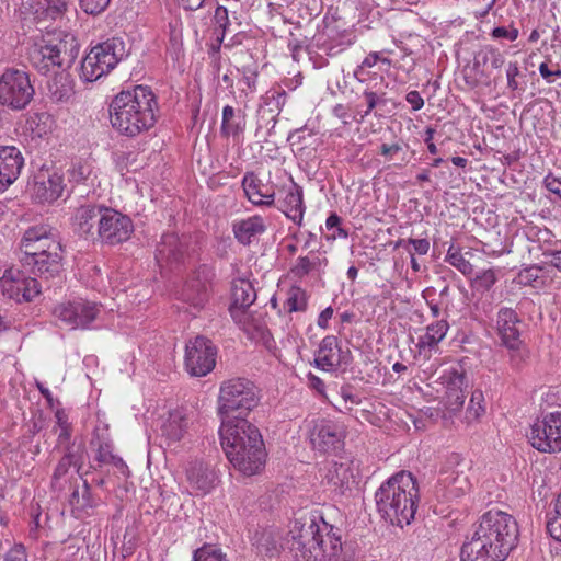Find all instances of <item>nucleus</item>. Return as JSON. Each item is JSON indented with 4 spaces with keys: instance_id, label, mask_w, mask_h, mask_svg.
<instances>
[{
    "instance_id": "nucleus-9",
    "label": "nucleus",
    "mask_w": 561,
    "mask_h": 561,
    "mask_svg": "<svg viewBox=\"0 0 561 561\" xmlns=\"http://www.w3.org/2000/svg\"><path fill=\"white\" fill-rule=\"evenodd\" d=\"M34 96L28 75L19 69H7L0 77V104L11 110L25 108Z\"/></svg>"
},
{
    "instance_id": "nucleus-4",
    "label": "nucleus",
    "mask_w": 561,
    "mask_h": 561,
    "mask_svg": "<svg viewBox=\"0 0 561 561\" xmlns=\"http://www.w3.org/2000/svg\"><path fill=\"white\" fill-rule=\"evenodd\" d=\"M221 446L231 465L244 476L257 474L265 465L266 453L259 430L247 420L226 421L219 430Z\"/></svg>"
},
{
    "instance_id": "nucleus-57",
    "label": "nucleus",
    "mask_w": 561,
    "mask_h": 561,
    "mask_svg": "<svg viewBox=\"0 0 561 561\" xmlns=\"http://www.w3.org/2000/svg\"><path fill=\"white\" fill-rule=\"evenodd\" d=\"M405 100L411 105L413 111H419L424 106V100L419 91H410L405 95Z\"/></svg>"
},
{
    "instance_id": "nucleus-44",
    "label": "nucleus",
    "mask_w": 561,
    "mask_h": 561,
    "mask_svg": "<svg viewBox=\"0 0 561 561\" xmlns=\"http://www.w3.org/2000/svg\"><path fill=\"white\" fill-rule=\"evenodd\" d=\"M111 0H79L80 8L88 14L96 15L105 11Z\"/></svg>"
},
{
    "instance_id": "nucleus-61",
    "label": "nucleus",
    "mask_w": 561,
    "mask_h": 561,
    "mask_svg": "<svg viewBox=\"0 0 561 561\" xmlns=\"http://www.w3.org/2000/svg\"><path fill=\"white\" fill-rule=\"evenodd\" d=\"M341 351V346L337 343V340L335 336H325L321 344L319 351Z\"/></svg>"
},
{
    "instance_id": "nucleus-2",
    "label": "nucleus",
    "mask_w": 561,
    "mask_h": 561,
    "mask_svg": "<svg viewBox=\"0 0 561 561\" xmlns=\"http://www.w3.org/2000/svg\"><path fill=\"white\" fill-rule=\"evenodd\" d=\"M518 525L503 511L485 512L471 538L461 547V561H504L516 547Z\"/></svg>"
},
{
    "instance_id": "nucleus-6",
    "label": "nucleus",
    "mask_w": 561,
    "mask_h": 561,
    "mask_svg": "<svg viewBox=\"0 0 561 561\" xmlns=\"http://www.w3.org/2000/svg\"><path fill=\"white\" fill-rule=\"evenodd\" d=\"M259 396L254 383L245 378L234 377L221 382L218 396V413L221 425L228 420L237 423L257 405Z\"/></svg>"
},
{
    "instance_id": "nucleus-22",
    "label": "nucleus",
    "mask_w": 561,
    "mask_h": 561,
    "mask_svg": "<svg viewBox=\"0 0 561 561\" xmlns=\"http://www.w3.org/2000/svg\"><path fill=\"white\" fill-rule=\"evenodd\" d=\"M242 187L248 199L257 206H272L275 201V187L270 181L263 182L254 172H247Z\"/></svg>"
},
{
    "instance_id": "nucleus-43",
    "label": "nucleus",
    "mask_w": 561,
    "mask_h": 561,
    "mask_svg": "<svg viewBox=\"0 0 561 561\" xmlns=\"http://www.w3.org/2000/svg\"><path fill=\"white\" fill-rule=\"evenodd\" d=\"M497 277L492 268L480 272L473 279V287L477 290L488 291L496 283Z\"/></svg>"
},
{
    "instance_id": "nucleus-55",
    "label": "nucleus",
    "mask_w": 561,
    "mask_h": 561,
    "mask_svg": "<svg viewBox=\"0 0 561 561\" xmlns=\"http://www.w3.org/2000/svg\"><path fill=\"white\" fill-rule=\"evenodd\" d=\"M215 24L222 30L226 31L229 25L228 10L225 7H217L214 14Z\"/></svg>"
},
{
    "instance_id": "nucleus-25",
    "label": "nucleus",
    "mask_w": 561,
    "mask_h": 561,
    "mask_svg": "<svg viewBox=\"0 0 561 561\" xmlns=\"http://www.w3.org/2000/svg\"><path fill=\"white\" fill-rule=\"evenodd\" d=\"M282 191L285 193V196L279 198V208L293 221L300 222L305 213L302 188L294 181H290Z\"/></svg>"
},
{
    "instance_id": "nucleus-54",
    "label": "nucleus",
    "mask_w": 561,
    "mask_h": 561,
    "mask_svg": "<svg viewBox=\"0 0 561 561\" xmlns=\"http://www.w3.org/2000/svg\"><path fill=\"white\" fill-rule=\"evenodd\" d=\"M378 59L377 54H370L363 60L362 65L358 67L356 71L353 72V76L359 81V83H363L365 78L362 77L365 68H370L376 65Z\"/></svg>"
},
{
    "instance_id": "nucleus-1",
    "label": "nucleus",
    "mask_w": 561,
    "mask_h": 561,
    "mask_svg": "<svg viewBox=\"0 0 561 561\" xmlns=\"http://www.w3.org/2000/svg\"><path fill=\"white\" fill-rule=\"evenodd\" d=\"M288 543L295 561H342L341 537L322 510L300 513L291 522Z\"/></svg>"
},
{
    "instance_id": "nucleus-5",
    "label": "nucleus",
    "mask_w": 561,
    "mask_h": 561,
    "mask_svg": "<svg viewBox=\"0 0 561 561\" xmlns=\"http://www.w3.org/2000/svg\"><path fill=\"white\" fill-rule=\"evenodd\" d=\"M419 499L417 481L404 470L392 474L375 492L378 513L385 520L401 528L414 519Z\"/></svg>"
},
{
    "instance_id": "nucleus-30",
    "label": "nucleus",
    "mask_w": 561,
    "mask_h": 561,
    "mask_svg": "<svg viewBox=\"0 0 561 561\" xmlns=\"http://www.w3.org/2000/svg\"><path fill=\"white\" fill-rule=\"evenodd\" d=\"M103 208L94 205L81 206L76 210L75 225L80 234L94 236V227L99 226V218Z\"/></svg>"
},
{
    "instance_id": "nucleus-35",
    "label": "nucleus",
    "mask_w": 561,
    "mask_h": 561,
    "mask_svg": "<svg viewBox=\"0 0 561 561\" xmlns=\"http://www.w3.org/2000/svg\"><path fill=\"white\" fill-rule=\"evenodd\" d=\"M157 251L158 256L161 259L167 261H178L181 254L178 237L173 233L164 234Z\"/></svg>"
},
{
    "instance_id": "nucleus-62",
    "label": "nucleus",
    "mask_w": 561,
    "mask_h": 561,
    "mask_svg": "<svg viewBox=\"0 0 561 561\" xmlns=\"http://www.w3.org/2000/svg\"><path fill=\"white\" fill-rule=\"evenodd\" d=\"M433 291V288H426L425 290H423V297L426 299L433 317H438L440 312L438 305L433 300H430V296L432 295Z\"/></svg>"
},
{
    "instance_id": "nucleus-24",
    "label": "nucleus",
    "mask_w": 561,
    "mask_h": 561,
    "mask_svg": "<svg viewBox=\"0 0 561 561\" xmlns=\"http://www.w3.org/2000/svg\"><path fill=\"white\" fill-rule=\"evenodd\" d=\"M517 313L511 308H501L497 312V332L502 345L516 351L520 345Z\"/></svg>"
},
{
    "instance_id": "nucleus-10",
    "label": "nucleus",
    "mask_w": 561,
    "mask_h": 561,
    "mask_svg": "<svg viewBox=\"0 0 561 561\" xmlns=\"http://www.w3.org/2000/svg\"><path fill=\"white\" fill-rule=\"evenodd\" d=\"M214 271L207 265H201L185 279L178 291V299L195 310H202L210 298Z\"/></svg>"
},
{
    "instance_id": "nucleus-11",
    "label": "nucleus",
    "mask_w": 561,
    "mask_h": 561,
    "mask_svg": "<svg viewBox=\"0 0 561 561\" xmlns=\"http://www.w3.org/2000/svg\"><path fill=\"white\" fill-rule=\"evenodd\" d=\"M2 295L18 304L32 302L42 293V287L35 277L27 276L19 267H9L0 277Z\"/></svg>"
},
{
    "instance_id": "nucleus-42",
    "label": "nucleus",
    "mask_w": 561,
    "mask_h": 561,
    "mask_svg": "<svg viewBox=\"0 0 561 561\" xmlns=\"http://www.w3.org/2000/svg\"><path fill=\"white\" fill-rule=\"evenodd\" d=\"M485 412L484 396L481 390H474L471 393L470 402L467 408V419L478 420Z\"/></svg>"
},
{
    "instance_id": "nucleus-37",
    "label": "nucleus",
    "mask_w": 561,
    "mask_h": 561,
    "mask_svg": "<svg viewBox=\"0 0 561 561\" xmlns=\"http://www.w3.org/2000/svg\"><path fill=\"white\" fill-rule=\"evenodd\" d=\"M69 1L70 0H38V8L34 9V13L38 16L46 14L54 19L57 14L67 10Z\"/></svg>"
},
{
    "instance_id": "nucleus-23",
    "label": "nucleus",
    "mask_w": 561,
    "mask_h": 561,
    "mask_svg": "<svg viewBox=\"0 0 561 561\" xmlns=\"http://www.w3.org/2000/svg\"><path fill=\"white\" fill-rule=\"evenodd\" d=\"M194 414L184 408L171 411L161 425V435L168 444L180 442L193 424Z\"/></svg>"
},
{
    "instance_id": "nucleus-3",
    "label": "nucleus",
    "mask_w": 561,
    "mask_h": 561,
    "mask_svg": "<svg viewBox=\"0 0 561 561\" xmlns=\"http://www.w3.org/2000/svg\"><path fill=\"white\" fill-rule=\"evenodd\" d=\"M158 111L151 89L137 85L114 96L110 104V122L119 135L136 138L154 127Z\"/></svg>"
},
{
    "instance_id": "nucleus-26",
    "label": "nucleus",
    "mask_w": 561,
    "mask_h": 561,
    "mask_svg": "<svg viewBox=\"0 0 561 561\" xmlns=\"http://www.w3.org/2000/svg\"><path fill=\"white\" fill-rule=\"evenodd\" d=\"M232 230L236 239L245 245L250 244L257 236L264 233L266 225L262 216L254 215L236 221Z\"/></svg>"
},
{
    "instance_id": "nucleus-8",
    "label": "nucleus",
    "mask_w": 561,
    "mask_h": 561,
    "mask_svg": "<svg viewBox=\"0 0 561 561\" xmlns=\"http://www.w3.org/2000/svg\"><path fill=\"white\" fill-rule=\"evenodd\" d=\"M66 183L64 173L54 167H42L28 182V194L33 203L49 206L64 194Z\"/></svg>"
},
{
    "instance_id": "nucleus-27",
    "label": "nucleus",
    "mask_w": 561,
    "mask_h": 561,
    "mask_svg": "<svg viewBox=\"0 0 561 561\" xmlns=\"http://www.w3.org/2000/svg\"><path fill=\"white\" fill-rule=\"evenodd\" d=\"M215 353H185L184 367L192 377L206 376L215 368Z\"/></svg>"
},
{
    "instance_id": "nucleus-50",
    "label": "nucleus",
    "mask_w": 561,
    "mask_h": 561,
    "mask_svg": "<svg viewBox=\"0 0 561 561\" xmlns=\"http://www.w3.org/2000/svg\"><path fill=\"white\" fill-rule=\"evenodd\" d=\"M549 535L558 541H561V516L556 513L547 522Z\"/></svg>"
},
{
    "instance_id": "nucleus-59",
    "label": "nucleus",
    "mask_w": 561,
    "mask_h": 561,
    "mask_svg": "<svg viewBox=\"0 0 561 561\" xmlns=\"http://www.w3.org/2000/svg\"><path fill=\"white\" fill-rule=\"evenodd\" d=\"M407 242L411 244L415 253L424 255L430 250V242L426 239H408Z\"/></svg>"
},
{
    "instance_id": "nucleus-20",
    "label": "nucleus",
    "mask_w": 561,
    "mask_h": 561,
    "mask_svg": "<svg viewBox=\"0 0 561 561\" xmlns=\"http://www.w3.org/2000/svg\"><path fill=\"white\" fill-rule=\"evenodd\" d=\"M24 167V158L14 146H0V192L13 184Z\"/></svg>"
},
{
    "instance_id": "nucleus-33",
    "label": "nucleus",
    "mask_w": 561,
    "mask_h": 561,
    "mask_svg": "<svg viewBox=\"0 0 561 561\" xmlns=\"http://www.w3.org/2000/svg\"><path fill=\"white\" fill-rule=\"evenodd\" d=\"M467 255H471V253L469 251L462 253L459 248L453 244L447 251L445 261L456 267L463 275H470L473 272V266L466 257Z\"/></svg>"
},
{
    "instance_id": "nucleus-34",
    "label": "nucleus",
    "mask_w": 561,
    "mask_h": 561,
    "mask_svg": "<svg viewBox=\"0 0 561 561\" xmlns=\"http://www.w3.org/2000/svg\"><path fill=\"white\" fill-rule=\"evenodd\" d=\"M307 307V297L304 289L298 286H291L287 291V297L284 302L285 311L298 312L304 311Z\"/></svg>"
},
{
    "instance_id": "nucleus-49",
    "label": "nucleus",
    "mask_w": 561,
    "mask_h": 561,
    "mask_svg": "<svg viewBox=\"0 0 561 561\" xmlns=\"http://www.w3.org/2000/svg\"><path fill=\"white\" fill-rule=\"evenodd\" d=\"M519 75L518 64L516 61H511L506 68V78H507V88L512 91L518 89V82L516 81V77Z\"/></svg>"
},
{
    "instance_id": "nucleus-64",
    "label": "nucleus",
    "mask_w": 561,
    "mask_h": 561,
    "mask_svg": "<svg viewBox=\"0 0 561 561\" xmlns=\"http://www.w3.org/2000/svg\"><path fill=\"white\" fill-rule=\"evenodd\" d=\"M56 419H57V423L60 427V434L59 436H67L68 435V432H67V420H66V415L62 411L58 410L56 412Z\"/></svg>"
},
{
    "instance_id": "nucleus-29",
    "label": "nucleus",
    "mask_w": 561,
    "mask_h": 561,
    "mask_svg": "<svg viewBox=\"0 0 561 561\" xmlns=\"http://www.w3.org/2000/svg\"><path fill=\"white\" fill-rule=\"evenodd\" d=\"M33 265V273L45 279L61 278V257L57 252L30 260Z\"/></svg>"
},
{
    "instance_id": "nucleus-19",
    "label": "nucleus",
    "mask_w": 561,
    "mask_h": 561,
    "mask_svg": "<svg viewBox=\"0 0 561 561\" xmlns=\"http://www.w3.org/2000/svg\"><path fill=\"white\" fill-rule=\"evenodd\" d=\"M231 296L230 314L237 323L244 327L249 320L247 310L256 299L255 289L249 279L236 278L232 282Z\"/></svg>"
},
{
    "instance_id": "nucleus-51",
    "label": "nucleus",
    "mask_w": 561,
    "mask_h": 561,
    "mask_svg": "<svg viewBox=\"0 0 561 561\" xmlns=\"http://www.w3.org/2000/svg\"><path fill=\"white\" fill-rule=\"evenodd\" d=\"M540 268L537 266H530L527 268H524L518 274V280L520 284L524 285H531L533 282H535L539 277Z\"/></svg>"
},
{
    "instance_id": "nucleus-46",
    "label": "nucleus",
    "mask_w": 561,
    "mask_h": 561,
    "mask_svg": "<svg viewBox=\"0 0 561 561\" xmlns=\"http://www.w3.org/2000/svg\"><path fill=\"white\" fill-rule=\"evenodd\" d=\"M49 91L51 96L58 102L67 101L72 95V88L65 83H62L59 88L57 80H55L54 83L49 85Z\"/></svg>"
},
{
    "instance_id": "nucleus-39",
    "label": "nucleus",
    "mask_w": 561,
    "mask_h": 561,
    "mask_svg": "<svg viewBox=\"0 0 561 561\" xmlns=\"http://www.w3.org/2000/svg\"><path fill=\"white\" fill-rule=\"evenodd\" d=\"M193 561H229L221 548L206 543L195 550Z\"/></svg>"
},
{
    "instance_id": "nucleus-63",
    "label": "nucleus",
    "mask_w": 561,
    "mask_h": 561,
    "mask_svg": "<svg viewBox=\"0 0 561 561\" xmlns=\"http://www.w3.org/2000/svg\"><path fill=\"white\" fill-rule=\"evenodd\" d=\"M333 316V309L331 307L325 308L318 318V324L321 328H327L329 320Z\"/></svg>"
},
{
    "instance_id": "nucleus-60",
    "label": "nucleus",
    "mask_w": 561,
    "mask_h": 561,
    "mask_svg": "<svg viewBox=\"0 0 561 561\" xmlns=\"http://www.w3.org/2000/svg\"><path fill=\"white\" fill-rule=\"evenodd\" d=\"M308 385L311 389L316 390L318 394L324 397V383L323 381L314 376L313 374H308Z\"/></svg>"
},
{
    "instance_id": "nucleus-17",
    "label": "nucleus",
    "mask_w": 561,
    "mask_h": 561,
    "mask_svg": "<svg viewBox=\"0 0 561 561\" xmlns=\"http://www.w3.org/2000/svg\"><path fill=\"white\" fill-rule=\"evenodd\" d=\"M346 433L336 424L320 421L314 424L310 433V443L313 449L323 454H337L344 448Z\"/></svg>"
},
{
    "instance_id": "nucleus-21",
    "label": "nucleus",
    "mask_w": 561,
    "mask_h": 561,
    "mask_svg": "<svg viewBox=\"0 0 561 561\" xmlns=\"http://www.w3.org/2000/svg\"><path fill=\"white\" fill-rule=\"evenodd\" d=\"M445 394L440 403L450 413L461 410L465 403V388H467L463 371L453 369L444 376Z\"/></svg>"
},
{
    "instance_id": "nucleus-40",
    "label": "nucleus",
    "mask_w": 561,
    "mask_h": 561,
    "mask_svg": "<svg viewBox=\"0 0 561 561\" xmlns=\"http://www.w3.org/2000/svg\"><path fill=\"white\" fill-rule=\"evenodd\" d=\"M447 330L448 323L445 320L431 324L427 327L425 334L421 337V343L434 346L445 337Z\"/></svg>"
},
{
    "instance_id": "nucleus-32",
    "label": "nucleus",
    "mask_w": 561,
    "mask_h": 561,
    "mask_svg": "<svg viewBox=\"0 0 561 561\" xmlns=\"http://www.w3.org/2000/svg\"><path fill=\"white\" fill-rule=\"evenodd\" d=\"M93 169L91 158H79L67 170L68 180L75 184L83 183L93 174Z\"/></svg>"
},
{
    "instance_id": "nucleus-52",
    "label": "nucleus",
    "mask_w": 561,
    "mask_h": 561,
    "mask_svg": "<svg viewBox=\"0 0 561 561\" xmlns=\"http://www.w3.org/2000/svg\"><path fill=\"white\" fill-rule=\"evenodd\" d=\"M518 34H519V32L515 27L506 28L504 26H497V27L493 28V31H492V37L506 38L511 42L517 39Z\"/></svg>"
},
{
    "instance_id": "nucleus-47",
    "label": "nucleus",
    "mask_w": 561,
    "mask_h": 561,
    "mask_svg": "<svg viewBox=\"0 0 561 561\" xmlns=\"http://www.w3.org/2000/svg\"><path fill=\"white\" fill-rule=\"evenodd\" d=\"M323 356L322 357H317L314 359V363L318 367H320L322 370H325V371H329L331 369H333L340 362V357L339 355L336 354H325V353H322Z\"/></svg>"
},
{
    "instance_id": "nucleus-53",
    "label": "nucleus",
    "mask_w": 561,
    "mask_h": 561,
    "mask_svg": "<svg viewBox=\"0 0 561 561\" xmlns=\"http://www.w3.org/2000/svg\"><path fill=\"white\" fill-rule=\"evenodd\" d=\"M380 154L387 160H392L396 156L403 152V148L399 142L394 144H382L380 146Z\"/></svg>"
},
{
    "instance_id": "nucleus-48",
    "label": "nucleus",
    "mask_w": 561,
    "mask_h": 561,
    "mask_svg": "<svg viewBox=\"0 0 561 561\" xmlns=\"http://www.w3.org/2000/svg\"><path fill=\"white\" fill-rule=\"evenodd\" d=\"M242 82L247 85L248 90L253 93L256 91V79H257V70L256 68H247L242 69Z\"/></svg>"
},
{
    "instance_id": "nucleus-58",
    "label": "nucleus",
    "mask_w": 561,
    "mask_h": 561,
    "mask_svg": "<svg viewBox=\"0 0 561 561\" xmlns=\"http://www.w3.org/2000/svg\"><path fill=\"white\" fill-rule=\"evenodd\" d=\"M96 459L100 462H113L116 467L126 468L125 463L121 458H117L113 456L110 451H105L103 449L99 450Z\"/></svg>"
},
{
    "instance_id": "nucleus-18",
    "label": "nucleus",
    "mask_w": 561,
    "mask_h": 561,
    "mask_svg": "<svg viewBox=\"0 0 561 561\" xmlns=\"http://www.w3.org/2000/svg\"><path fill=\"white\" fill-rule=\"evenodd\" d=\"M22 249L25 254V263L31 265L30 260L53 254L60 249V244L47 234L44 227H33L25 231Z\"/></svg>"
},
{
    "instance_id": "nucleus-7",
    "label": "nucleus",
    "mask_w": 561,
    "mask_h": 561,
    "mask_svg": "<svg viewBox=\"0 0 561 561\" xmlns=\"http://www.w3.org/2000/svg\"><path fill=\"white\" fill-rule=\"evenodd\" d=\"M126 54L125 43L112 37L93 46L81 61L80 78L94 82L108 75Z\"/></svg>"
},
{
    "instance_id": "nucleus-16",
    "label": "nucleus",
    "mask_w": 561,
    "mask_h": 561,
    "mask_svg": "<svg viewBox=\"0 0 561 561\" xmlns=\"http://www.w3.org/2000/svg\"><path fill=\"white\" fill-rule=\"evenodd\" d=\"M187 490L196 496H204L213 491L217 476L209 465L199 459L187 461L184 467Z\"/></svg>"
},
{
    "instance_id": "nucleus-56",
    "label": "nucleus",
    "mask_w": 561,
    "mask_h": 561,
    "mask_svg": "<svg viewBox=\"0 0 561 561\" xmlns=\"http://www.w3.org/2000/svg\"><path fill=\"white\" fill-rule=\"evenodd\" d=\"M543 184L549 192L556 194L558 197L561 198V181H560V179L553 176L552 174H548L543 180Z\"/></svg>"
},
{
    "instance_id": "nucleus-45",
    "label": "nucleus",
    "mask_w": 561,
    "mask_h": 561,
    "mask_svg": "<svg viewBox=\"0 0 561 561\" xmlns=\"http://www.w3.org/2000/svg\"><path fill=\"white\" fill-rule=\"evenodd\" d=\"M213 348L211 341L204 335H195L185 345V351H213Z\"/></svg>"
},
{
    "instance_id": "nucleus-13",
    "label": "nucleus",
    "mask_w": 561,
    "mask_h": 561,
    "mask_svg": "<svg viewBox=\"0 0 561 561\" xmlns=\"http://www.w3.org/2000/svg\"><path fill=\"white\" fill-rule=\"evenodd\" d=\"M134 232L133 220L113 208H103L99 218L96 234L102 242L115 245L130 239Z\"/></svg>"
},
{
    "instance_id": "nucleus-38",
    "label": "nucleus",
    "mask_w": 561,
    "mask_h": 561,
    "mask_svg": "<svg viewBox=\"0 0 561 561\" xmlns=\"http://www.w3.org/2000/svg\"><path fill=\"white\" fill-rule=\"evenodd\" d=\"M320 259L316 254H309L306 256H299L295 266L291 268L293 274L296 277H304L318 270Z\"/></svg>"
},
{
    "instance_id": "nucleus-31",
    "label": "nucleus",
    "mask_w": 561,
    "mask_h": 561,
    "mask_svg": "<svg viewBox=\"0 0 561 561\" xmlns=\"http://www.w3.org/2000/svg\"><path fill=\"white\" fill-rule=\"evenodd\" d=\"M440 482L447 492L455 497L463 495L470 489L469 478L459 470L443 471Z\"/></svg>"
},
{
    "instance_id": "nucleus-28",
    "label": "nucleus",
    "mask_w": 561,
    "mask_h": 561,
    "mask_svg": "<svg viewBox=\"0 0 561 561\" xmlns=\"http://www.w3.org/2000/svg\"><path fill=\"white\" fill-rule=\"evenodd\" d=\"M245 129V114L242 111H236L231 105L222 108V118L220 131L225 137L238 139Z\"/></svg>"
},
{
    "instance_id": "nucleus-15",
    "label": "nucleus",
    "mask_w": 561,
    "mask_h": 561,
    "mask_svg": "<svg viewBox=\"0 0 561 561\" xmlns=\"http://www.w3.org/2000/svg\"><path fill=\"white\" fill-rule=\"evenodd\" d=\"M53 313L61 325L84 329L96 318L99 309L95 304L76 300L58 304Z\"/></svg>"
},
{
    "instance_id": "nucleus-14",
    "label": "nucleus",
    "mask_w": 561,
    "mask_h": 561,
    "mask_svg": "<svg viewBox=\"0 0 561 561\" xmlns=\"http://www.w3.org/2000/svg\"><path fill=\"white\" fill-rule=\"evenodd\" d=\"M65 44L50 34L36 37L28 48L30 62L38 71L46 73L62 65L61 51Z\"/></svg>"
},
{
    "instance_id": "nucleus-36",
    "label": "nucleus",
    "mask_w": 561,
    "mask_h": 561,
    "mask_svg": "<svg viewBox=\"0 0 561 561\" xmlns=\"http://www.w3.org/2000/svg\"><path fill=\"white\" fill-rule=\"evenodd\" d=\"M489 62L494 69L501 68L505 62L504 55L497 48L490 45L482 47L476 56L477 65H486Z\"/></svg>"
},
{
    "instance_id": "nucleus-12",
    "label": "nucleus",
    "mask_w": 561,
    "mask_h": 561,
    "mask_svg": "<svg viewBox=\"0 0 561 561\" xmlns=\"http://www.w3.org/2000/svg\"><path fill=\"white\" fill-rule=\"evenodd\" d=\"M534 448L541 453L561 451V411L547 414L537 420L527 434Z\"/></svg>"
},
{
    "instance_id": "nucleus-41",
    "label": "nucleus",
    "mask_w": 561,
    "mask_h": 561,
    "mask_svg": "<svg viewBox=\"0 0 561 561\" xmlns=\"http://www.w3.org/2000/svg\"><path fill=\"white\" fill-rule=\"evenodd\" d=\"M327 233L329 240L347 239V231L342 228V219L336 214H331L325 221Z\"/></svg>"
}]
</instances>
